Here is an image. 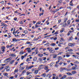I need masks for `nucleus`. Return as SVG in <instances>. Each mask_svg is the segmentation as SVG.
I'll return each mask as SVG.
<instances>
[{"label": "nucleus", "instance_id": "f257e3e1", "mask_svg": "<svg viewBox=\"0 0 79 79\" xmlns=\"http://www.w3.org/2000/svg\"><path fill=\"white\" fill-rule=\"evenodd\" d=\"M11 60H12L11 57L7 58L4 60V63H8V62H9V61H10Z\"/></svg>", "mask_w": 79, "mask_h": 79}, {"label": "nucleus", "instance_id": "f03ea898", "mask_svg": "<svg viewBox=\"0 0 79 79\" xmlns=\"http://www.w3.org/2000/svg\"><path fill=\"white\" fill-rule=\"evenodd\" d=\"M26 68V69L27 70H29V69H31V68H32L33 67H34V65H31V66H30L29 67H28V65H26L25 66Z\"/></svg>", "mask_w": 79, "mask_h": 79}, {"label": "nucleus", "instance_id": "7ed1b4c3", "mask_svg": "<svg viewBox=\"0 0 79 79\" xmlns=\"http://www.w3.org/2000/svg\"><path fill=\"white\" fill-rule=\"evenodd\" d=\"M44 68V65H40V67L38 69V70H40L42 69H43Z\"/></svg>", "mask_w": 79, "mask_h": 79}, {"label": "nucleus", "instance_id": "20e7f679", "mask_svg": "<svg viewBox=\"0 0 79 79\" xmlns=\"http://www.w3.org/2000/svg\"><path fill=\"white\" fill-rule=\"evenodd\" d=\"M1 50L3 52H5V46H2L1 48Z\"/></svg>", "mask_w": 79, "mask_h": 79}, {"label": "nucleus", "instance_id": "39448f33", "mask_svg": "<svg viewBox=\"0 0 79 79\" xmlns=\"http://www.w3.org/2000/svg\"><path fill=\"white\" fill-rule=\"evenodd\" d=\"M26 50H27V52H28V53H31L32 52V51H31V48H26Z\"/></svg>", "mask_w": 79, "mask_h": 79}, {"label": "nucleus", "instance_id": "423d86ee", "mask_svg": "<svg viewBox=\"0 0 79 79\" xmlns=\"http://www.w3.org/2000/svg\"><path fill=\"white\" fill-rule=\"evenodd\" d=\"M1 24H2V25H1V26H5V27H7L8 26L7 25H6V24H5V23H3L2 22L1 23Z\"/></svg>", "mask_w": 79, "mask_h": 79}, {"label": "nucleus", "instance_id": "0eeeda50", "mask_svg": "<svg viewBox=\"0 0 79 79\" xmlns=\"http://www.w3.org/2000/svg\"><path fill=\"white\" fill-rule=\"evenodd\" d=\"M51 77H52V75H51V74H48L46 75V77H47L48 79L50 78Z\"/></svg>", "mask_w": 79, "mask_h": 79}, {"label": "nucleus", "instance_id": "6e6552de", "mask_svg": "<svg viewBox=\"0 0 79 79\" xmlns=\"http://www.w3.org/2000/svg\"><path fill=\"white\" fill-rule=\"evenodd\" d=\"M63 27H66V26H68V24H66V23H63Z\"/></svg>", "mask_w": 79, "mask_h": 79}, {"label": "nucleus", "instance_id": "1a4fd4ad", "mask_svg": "<svg viewBox=\"0 0 79 79\" xmlns=\"http://www.w3.org/2000/svg\"><path fill=\"white\" fill-rule=\"evenodd\" d=\"M47 49L48 50H49V52H51V51H52V48L48 47L47 48Z\"/></svg>", "mask_w": 79, "mask_h": 79}, {"label": "nucleus", "instance_id": "9d476101", "mask_svg": "<svg viewBox=\"0 0 79 79\" xmlns=\"http://www.w3.org/2000/svg\"><path fill=\"white\" fill-rule=\"evenodd\" d=\"M69 47H74V44H71V43H69Z\"/></svg>", "mask_w": 79, "mask_h": 79}, {"label": "nucleus", "instance_id": "9b49d317", "mask_svg": "<svg viewBox=\"0 0 79 79\" xmlns=\"http://www.w3.org/2000/svg\"><path fill=\"white\" fill-rule=\"evenodd\" d=\"M71 32H73V31H70L67 34V35H70V34H71Z\"/></svg>", "mask_w": 79, "mask_h": 79}, {"label": "nucleus", "instance_id": "f8f14e48", "mask_svg": "<svg viewBox=\"0 0 79 79\" xmlns=\"http://www.w3.org/2000/svg\"><path fill=\"white\" fill-rule=\"evenodd\" d=\"M65 78H66V76L64 75L62 77H61L60 79H65Z\"/></svg>", "mask_w": 79, "mask_h": 79}, {"label": "nucleus", "instance_id": "ddd939ff", "mask_svg": "<svg viewBox=\"0 0 79 79\" xmlns=\"http://www.w3.org/2000/svg\"><path fill=\"white\" fill-rule=\"evenodd\" d=\"M10 56H16V55L15 54H11L9 55Z\"/></svg>", "mask_w": 79, "mask_h": 79}, {"label": "nucleus", "instance_id": "4468645a", "mask_svg": "<svg viewBox=\"0 0 79 79\" xmlns=\"http://www.w3.org/2000/svg\"><path fill=\"white\" fill-rule=\"evenodd\" d=\"M39 70L38 69V70H36L35 71V74H37V73H38V72H39Z\"/></svg>", "mask_w": 79, "mask_h": 79}, {"label": "nucleus", "instance_id": "2eb2a0df", "mask_svg": "<svg viewBox=\"0 0 79 79\" xmlns=\"http://www.w3.org/2000/svg\"><path fill=\"white\" fill-rule=\"evenodd\" d=\"M58 60H61L63 59V57L61 56H58Z\"/></svg>", "mask_w": 79, "mask_h": 79}, {"label": "nucleus", "instance_id": "dca6fc26", "mask_svg": "<svg viewBox=\"0 0 79 79\" xmlns=\"http://www.w3.org/2000/svg\"><path fill=\"white\" fill-rule=\"evenodd\" d=\"M70 22H71V20H68L67 21V23H68L67 25L68 26H69V24H70Z\"/></svg>", "mask_w": 79, "mask_h": 79}, {"label": "nucleus", "instance_id": "f3484780", "mask_svg": "<svg viewBox=\"0 0 79 79\" xmlns=\"http://www.w3.org/2000/svg\"><path fill=\"white\" fill-rule=\"evenodd\" d=\"M65 54H70V55H73V54H74V53L70 52L68 53H65Z\"/></svg>", "mask_w": 79, "mask_h": 79}, {"label": "nucleus", "instance_id": "a211bd4d", "mask_svg": "<svg viewBox=\"0 0 79 79\" xmlns=\"http://www.w3.org/2000/svg\"><path fill=\"white\" fill-rule=\"evenodd\" d=\"M66 74H67V75H69V76H72V75H73V74L69 72L67 73Z\"/></svg>", "mask_w": 79, "mask_h": 79}, {"label": "nucleus", "instance_id": "6ab92c4d", "mask_svg": "<svg viewBox=\"0 0 79 79\" xmlns=\"http://www.w3.org/2000/svg\"><path fill=\"white\" fill-rule=\"evenodd\" d=\"M44 55H43V54H38V56H39L40 57H42V56H43Z\"/></svg>", "mask_w": 79, "mask_h": 79}, {"label": "nucleus", "instance_id": "aec40b11", "mask_svg": "<svg viewBox=\"0 0 79 79\" xmlns=\"http://www.w3.org/2000/svg\"><path fill=\"white\" fill-rule=\"evenodd\" d=\"M33 60L34 61H37V58L35 57H34L33 59Z\"/></svg>", "mask_w": 79, "mask_h": 79}, {"label": "nucleus", "instance_id": "412c9836", "mask_svg": "<svg viewBox=\"0 0 79 79\" xmlns=\"http://www.w3.org/2000/svg\"><path fill=\"white\" fill-rule=\"evenodd\" d=\"M14 61H15V60H12L11 61L10 63V64H13V63H14Z\"/></svg>", "mask_w": 79, "mask_h": 79}, {"label": "nucleus", "instance_id": "4be33fe9", "mask_svg": "<svg viewBox=\"0 0 79 79\" xmlns=\"http://www.w3.org/2000/svg\"><path fill=\"white\" fill-rule=\"evenodd\" d=\"M3 75L4 76H8V74L7 73H3Z\"/></svg>", "mask_w": 79, "mask_h": 79}, {"label": "nucleus", "instance_id": "5701e85b", "mask_svg": "<svg viewBox=\"0 0 79 79\" xmlns=\"http://www.w3.org/2000/svg\"><path fill=\"white\" fill-rule=\"evenodd\" d=\"M76 72L75 71H74L72 72V73L73 74H76Z\"/></svg>", "mask_w": 79, "mask_h": 79}, {"label": "nucleus", "instance_id": "b1692460", "mask_svg": "<svg viewBox=\"0 0 79 79\" xmlns=\"http://www.w3.org/2000/svg\"><path fill=\"white\" fill-rule=\"evenodd\" d=\"M54 64L52 62L50 64V67H51V68H52V66H53V65Z\"/></svg>", "mask_w": 79, "mask_h": 79}, {"label": "nucleus", "instance_id": "393cba45", "mask_svg": "<svg viewBox=\"0 0 79 79\" xmlns=\"http://www.w3.org/2000/svg\"><path fill=\"white\" fill-rule=\"evenodd\" d=\"M26 74H27V76H28V75H29L30 74H32V73L29 72H27Z\"/></svg>", "mask_w": 79, "mask_h": 79}, {"label": "nucleus", "instance_id": "a878e982", "mask_svg": "<svg viewBox=\"0 0 79 79\" xmlns=\"http://www.w3.org/2000/svg\"><path fill=\"white\" fill-rule=\"evenodd\" d=\"M50 45H51V46H55V45H56V44L55 43H52Z\"/></svg>", "mask_w": 79, "mask_h": 79}, {"label": "nucleus", "instance_id": "bb28decb", "mask_svg": "<svg viewBox=\"0 0 79 79\" xmlns=\"http://www.w3.org/2000/svg\"><path fill=\"white\" fill-rule=\"evenodd\" d=\"M73 1H71V2H70V6H73V4L72 3Z\"/></svg>", "mask_w": 79, "mask_h": 79}, {"label": "nucleus", "instance_id": "cd10ccee", "mask_svg": "<svg viewBox=\"0 0 79 79\" xmlns=\"http://www.w3.org/2000/svg\"><path fill=\"white\" fill-rule=\"evenodd\" d=\"M6 64H1L0 65V66H5L6 65Z\"/></svg>", "mask_w": 79, "mask_h": 79}, {"label": "nucleus", "instance_id": "c85d7f7f", "mask_svg": "<svg viewBox=\"0 0 79 79\" xmlns=\"http://www.w3.org/2000/svg\"><path fill=\"white\" fill-rule=\"evenodd\" d=\"M68 52H73V50L72 49H69L68 50Z\"/></svg>", "mask_w": 79, "mask_h": 79}, {"label": "nucleus", "instance_id": "c756f323", "mask_svg": "<svg viewBox=\"0 0 79 79\" xmlns=\"http://www.w3.org/2000/svg\"><path fill=\"white\" fill-rule=\"evenodd\" d=\"M71 69L72 70H75L76 69V67H73Z\"/></svg>", "mask_w": 79, "mask_h": 79}, {"label": "nucleus", "instance_id": "7c9ffc66", "mask_svg": "<svg viewBox=\"0 0 79 79\" xmlns=\"http://www.w3.org/2000/svg\"><path fill=\"white\" fill-rule=\"evenodd\" d=\"M56 56H57V55L56 54H54L53 56V58H56Z\"/></svg>", "mask_w": 79, "mask_h": 79}, {"label": "nucleus", "instance_id": "2f4dec72", "mask_svg": "<svg viewBox=\"0 0 79 79\" xmlns=\"http://www.w3.org/2000/svg\"><path fill=\"white\" fill-rule=\"evenodd\" d=\"M50 53H55V51L52 50V49Z\"/></svg>", "mask_w": 79, "mask_h": 79}, {"label": "nucleus", "instance_id": "473e14b6", "mask_svg": "<svg viewBox=\"0 0 79 79\" xmlns=\"http://www.w3.org/2000/svg\"><path fill=\"white\" fill-rule=\"evenodd\" d=\"M23 33H24L25 34H27V30L24 31Z\"/></svg>", "mask_w": 79, "mask_h": 79}, {"label": "nucleus", "instance_id": "72a5a7b5", "mask_svg": "<svg viewBox=\"0 0 79 79\" xmlns=\"http://www.w3.org/2000/svg\"><path fill=\"white\" fill-rule=\"evenodd\" d=\"M26 44H31V43L29 41H27L26 43Z\"/></svg>", "mask_w": 79, "mask_h": 79}, {"label": "nucleus", "instance_id": "f704fd0d", "mask_svg": "<svg viewBox=\"0 0 79 79\" xmlns=\"http://www.w3.org/2000/svg\"><path fill=\"white\" fill-rule=\"evenodd\" d=\"M37 40H38L37 38L33 39V41H37Z\"/></svg>", "mask_w": 79, "mask_h": 79}, {"label": "nucleus", "instance_id": "c9c22d12", "mask_svg": "<svg viewBox=\"0 0 79 79\" xmlns=\"http://www.w3.org/2000/svg\"><path fill=\"white\" fill-rule=\"evenodd\" d=\"M67 9H69V10H71L72 9V8L70 6L67 7Z\"/></svg>", "mask_w": 79, "mask_h": 79}, {"label": "nucleus", "instance_id": "e433bc0d", "mask_svg": "<svg viewBox=\"0 0 79 79\" xmlns=\"http://www.w3.org/2000/svg\"><path fill=\"white\" fill-rule=\"evenodd\" d=\"M16 39L14 38V39H12V41L13 42H16Z\"/></svg>", "mask_w": 79, "mask_h": 79}, {"label": "nucleus", "instance_id": "4c0bfd02", "mask_svg": "<svg viewBox=\"0 0 79 79\" xmlns=\"http://www.w3.org/2000/svg\"><path fill=\"white\" fill-rule=\"evenodd\" d=\"M75 64H79V62H78V61H76L74 62Z\"/></svg>", "mask_w": 79, "mask_h": 79}, {"label": "nucleus", "instance_id": "58836bf2", "mask_svg": "<svg viewBox=\"0 0 79 79\" xmlns=\"http://www.w3.org/2000/svg\"><path fill=\"white\" fill-rule=\"evenodd\" d=\"M67 20H68V18H65L64 20V22L65 23H66Z\"/></svg>", "mask_w": 79, "mask_h": 79}, {"label": "nucleus", "instance_id": "ea45409f", "mask_svg": "<svg viewBox=\"0 0 79 79\" xmlns=\"http://www.w3.org/2000/svg\"><path fill=\"white\" fill-rule=\"evenodd\" d=\"M66 57L68 58V57H69V56H70V55H69V54H67L66 55Z\"/></svg>", "mask_w": 79, "mask_h": 79}, {"label": "nucleus", "instance_id": "a19ab883", "mask_svg": "<svg viewBox=\"0 0 79 79\" xmlns=\"http://www.w3.org/2000/svg\"><path fill=\"white\" fill-rule=\"evenodd\" d=\"M10 69L9 68H8L6 69V71H10Z\"/></svg>", "mask_w": 79, "mask_h": 79}, {"label": "nucleus", "instance_id": "79ce46f5", "mask_svg": "<svg viewBox=\"0 0 79 79\" xmlns=\"http://www.w3.org/2000/svg\"><path fill=\"white\" fill-rule=\"evenodd\" d=\"M79 57V56H76L75 57V58L76 59H78Z\"/></svg>", "mask_w": 79, "mask_h": 79}, {"label": "nucleus", "instance_id": "37998d69", "mask_svg": "<svg viewBox=\"0 0 79 79\" xmlns=\"http://www.w3.org/2000/svg\"><path fill=\"white\" fill-rule=\"evenodd\" d=\"M26 61H27V62H28V61H31V60H29V58H27V59Z\"/></svg>", "mask_w": 79, "mask_h": 79}, {"label": "nucleus", "instance_id": "c03bdc74", "mask_svg": "<svg viewBox=\"0 0 79 79\" xmlns=\"http://www.w3.org/2000/svg\"><path fill=\"white\" fill-rule=\"evenodd\" d=\"M26 73V70H23L22 71V74H24V73Z\"/></svg>", "mask_w": 79, "mask_h": 79}, {"label": "nucleus", "instance_id": "a18cd8bd", "mask_svg": "<svg viewBox=\"0 0 79 79\" xmlns=\"http://www.w3.org/2000/svg\"><path fill=\"white\" fill-rule=\"evenodd\" d=\"M42 76L44 77H45V76H46V73H44L43 74Z\"/></svg>", "mask_w": 79, "mask_h": 79}, {"label": "nucleus", "instance_id": "49530a36", "mask_svg": "<svg viewBox=\"0 0 79 79\" xmlns=\"http://www.w3.org/2000/svg\"><path fill=\"white\" fill-rule=\"evenodd\" d=\"M24 68H25V67H22L21 69H21V70H24Z\"/></svg>", "mask_w": 79, "mask_h": 79}, {"label": "nucleus", "instance_id": "de8ad7c7", "mask_svg": "<svg viewBox=\"0 0 79 79\" xmlns=\"http://www.w3.org/2000/svg\"><path fill=\"white\" fill-rule=\"evenodd\" d=\"M24 57H25L24 56H21V59H22V60H23V59H24Z\"/></svg>", "mask_w": 79, "mask_h": 79}, {"label": "nucleus", "instance_id": "09e8293b", "mask_svg": "<svg viewBox=\"0 0 79 79\" xmlns=\"http://www.w3.org/2000/svg\"><path fill=\"white\" fill-rule=\"evenodd\" d=\"M44 69L45 70H47V69H48V67L45 66V67Z\"/></svg>", "mask_w": 79, "mask_h": 79}, {"label": "nucleus", "instance_id": "8fccbe9b", "mask_svg": "<svg viewBox=\"0 0 79 79\" xmlns=\"http://www.w3.org/2000/svg\"><path fill=\"white\" fill-rule=\"evenodd\" d=\"M69 48H70L69 47H67L66 48H65V50H68V49H69Z\"/></svg>", "mask_w": 79, "mask_h": 79}, {"label": "nucleus", "instance_id": "3c124183", "mask_svg": "<svg viewBox=\"0 0 79 79\" xmlns=\"http://www.w3.org/2000/svg\"><path fill=\"white\" fill-rule=\"evenodd\" d=\"M19 23H20V24H23V21L20 22Z\"/></svg>", "mask_w": 79, "mask_h": 79}, {"label": "nucleus", "instance_id": "603ef678", "mask_svg": "<svg viewBox=\"0 0 79 79\" xmlns=\"http://www.w3.org/2000/svg\"><path fill=\"white\" fill-rule=\"evenodd\" d=\"M39 61H42V58H39L38 59Z\"/></svg>", "mask_w": 79, "mask_h": 79}, {"label": "nucleus", "instance_id": "864d4df0", "mask_svg": "<svg viewBox=\"0 0 79 79\" xmlns=\"http://www.w3.org/2000/svg\"><path fill=\"white\" fill-rule=\"evenodd\" d=\"M58 34V31H57L55 32L54 33V34H55L56 35H57Z\"/></svg>", "mask_w": 79, "mask_h": 79}, {"label": "nucleus", "instance_id": "5fc2aeb1", "mask_svg": "<svg viewBox=\"0 0 79 79\" xmlns=\"http://www.w3.org/2000/svg\"><path fill=\"white\" fill-rule=\"evenodd\" d=\"M49 44L48 43H47L46 44H44V46L46 45H49Z\"/></svg>", "mask_w": 79, "mask_h": 79}, {"label": "nucleus", "instance_id": "6e6d98bb", "mask_svg": "<svg viewBox=\"0 0 79 79\" xmlns=\"http://www.w3.org/2000/svg\"><path fill=\"white\" fill-rule=\"evenodd\" d=\"M69 40H73V37H71L69 38Z\"/></svg>", "mask_w": 79, "mask_h": 79}, {"label": "nucleus", "instance_id": "4d7b16f0", "mask_svg": "<svg viewBox=\"0 0 79 79\" xmlns=\"http://www.w3.org/2000/svg\"><path fill=\"white\" fill-rule=\"evenodd\" d=\"M23 51H21L19 53L20 55H21V54H23Z\"/></svg>", "mask_w": 79, "mask_h": 79}, {"label": "nucleus", "instance_id": "13d9d810", "mask_svg": "<svg viewBox=\"0 0 79 79\" xmlns=\"http://www.w3.org/2000/svg\"><path fill=\"white\" fill-rule=\"evenodd\" d=\"M14 73H18V69H15L14 71Z\"/></svg>", "mask_w": 79, "mask_h": 79}, {"label": "nucleus", "instance_id": "bf43d9fd", "mask_svg": "<svg viewBox=\"0 0 79 79\" xmlns=\"http://www.w3.org/2000/svg\"><path fill=\"white\" fill-rule=\"evenodd\" d=\"M17 19H18L17 18L15 17V18H14V21H16L17 20Z\"/></svg>", "mask_w": 79, "mask_h": 79}, {"label": "nucleus", "instance_id": "052dcab7", "mask_svg": "<svg viewBox=\"0 0 79 79\" xmlns=\"http://www.w3.org/2000/svg\"><path fill=\"white\" fill-rule=\"evenodd\" d=\"M10 79H13L14 78V77L12 76L11 77H10V78H9Z\"/></svg>", "mask_w": 79, "mask_h": 79}, {"label": "nucleus", "instance_id": "680f3d73", "mask_svg": "<svg viewBox=\"0 0 79 79\" xmlns=\"http://www.w3.org/2000/svg\"><path fill=\"white\" fill-rule=\"evenodd\" d=\"M44 15V13H42L41 14L40 13L39 16H41V15Z\"/></svg>", "mask_w": 79, "mask_h": 79}, {"label": "nucleus", "instance_id": "e2e57ef3", "mask_svg": "<svg viewBox=\"0 0 79 79\" xmlns=\"http://www.w3.org/2000/svg\"><path fill=\"white\" fill-rule=\"evenodd\" d=\"M14 35L15 36V37H18V36H19V35H15V34H14Z\"/></svg>", "mask_w": 79, "mask_h": 79}, {"label": "nucleus", "instance_id": "0e129e2a", "mask_svg": "<svg viewBox=\"0 0 79 79\" xmlns=\"http://www.w3.org/2000/svg\"><path fill=\"white\" fill-rule=\"evenodd\" d=\"M59 76L60 78H61V77H61V76H62V75H61V74H59Z\"/></svg>", "mask_w": 79, "mask_h": 79}, {"label": "nucleus", "instance_id": "69168bd1", "mask_svg": "<svg viewBox=\"0 0 79 79\" xmlns=\"http://www.w3.org/2000/svg\"><path fill=\"white\" fill-rule=\"evenodd\" d=\"M63 53V52H60L58 55H61Z\"/></svg>", "mask_w": 79, "mask_h": 79}, {"label": "nucleus", "instance_id": "338daca9", "mask_svg": "<svg viewBox=\"0 0 79 79\" xmlns=\"http://www.w3.org/2000/svg\"><path fill=\"white\" fill-rule=\"evenodd\" d=\"M76 22H79V19H77V20H76Z\"/></svg>", "mask_w": 79, "mask_h": 79}, {"label": "nucleus", "instance_id": "774afa93", "mask_svg": "<svg viewBox=\"0 0 79 79\" xmlns=\"http://www.w3.org/2000/svg\"><path fill=\"white\" fill-rule=\"evenodd\" d=\"M69 79H74V78L73 77H69Z\"/></svg>", "mask_w": 79, "mask_h": 79}]
</instances>
